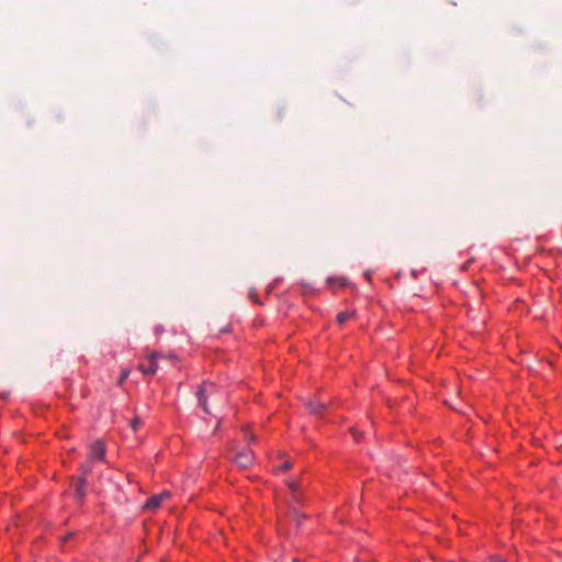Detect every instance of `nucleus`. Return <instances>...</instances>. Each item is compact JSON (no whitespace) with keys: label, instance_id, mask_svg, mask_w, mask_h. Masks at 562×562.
Listing matches in <instances>:
<instances>
[{"label":"nucleus","instance_id":"f257e3e1","mask_svg":"<svg viewBox=\"0 0 562 562\" xmlns=\"http://www.w3.org/2000/svg\"><path fill=\"white\" fill-rule=\"evenodd\" d=\"M218 393V390H217V386L212 383V382H204L198 393H196V396H198V401H199V405L203 408V411L205 413H210V408L207 406V401L209 398H212L214 402H218V400L216 398V395Z\"/></svg>","mask_w":562,"mask_h":562},{"label":"nucleus","instance_id":"f03ea898","mask_svg":"<svg viewBox=\"0 0 562 562\" xmlns=\"http://www.w3.org/2000/svg\"><path fill=\"white\" fill-rule=\"evenodd\" d=\"M160 353L153 352L148 356V364L140 363L138 366V370L142 371L145 375H153L157 372L158 364L157 359L160 358Z\"/></svg>","mask_w":562,"mask_h":562},{"label":"nucleus","instance_id":"7ed1b4c3","mask_svg":"<svg viewBox=\"0 0 562 562\" xmlns=\"http://www.w3.org/2000/svg\"><path fill=\"white\" fill-rule=\"evenodd\" d=\"M170 496H171V494L168 491H164L160 494L153 495L145 503L144 508L148 509V510H155V509H157L162 504V502H165L166 499H169Z\"/></svg>","mask_w":562,"mask_h":562},{"label":"nucleus","instance_id":"20e7f679","mask_svg":"<svg viewBox=\"0 0 562 562\" xmlns=\"http://www.w3.org/2000/svg\"><path fill=\"white\" fill-rule=\"evenodd\" d=\"M235 462L244 469L250 467L254 462V452L249 449L237 452L235 456Z\"/></svg>","mask_w":562,"mask_h":562},{"label":"nucleus","instance_id":"39448f33","mask_svg":"<svg viewBox=\"0 0 562 562\" xmlns=\"http://www.w3.org/2000/svg\"><path fill=\"white\" fill-rule=\"evenodd\" d=\"M105 454V447L104 443L100 440L92 443L90 453H89V460H103Z\"/></svg>","mask_w":562,"mask_h":562},{"label":"nucleus","instance_id":"423d86ee","mask_svg":"<svg viewBox=\"0 0 562 562\" xmlns=\"http://www.w3.org/2000/svg\"><path fill=\"white\" fill-rule=\"evenodd\" d=\"M86 485L87 480L85 477H80L76 483L75 493L79 499H82L86 496Z\"/></svg>","mask_w":562,"mask_h":562},{"label":"nucleus","instance_id":"0eeeda50","mask_svg":"<svg viewBox=\"0 0 562 562\" xmlns=\"http://www.w3.org/2000/svg\"><path fill=\"white\" fill-rule=\"evenodd\" d=\"M355 314H356L355 311L340 312L337 315L338 324H340V325L345 324L348 319L352 318L355 316Z\"/></svg>","mask_w":562,"mask_h":562},{"label":"nucleus","instance_id":"6e6552de","mask_svg":"<svg viewBox=\"0 0 562 562\" xmlns=\"http://www.w3.org/2000/svg\"><path fill=\"white\" fill-rule=\"evenodd\" d=\"M307 406H308L311 413L317 414L324 408L325 404L319 401H310L307 403Z\"/></svg>","mask_w":562,"mask_h":562},{"label":"nucleus","instance_id":"1a4fd4ad","mask_svg":"<svg viewBox=\"0 0 562 562\" xmlns=\"http://www.w3.org/2000/svg\"><path fill=\"white\" fill-rule=\"evenodd\" d=\"M91 462L92 461L89 460L87 463H85V464H82L80 467L81 477H85L86 480H87V476L89 475V473L92 470Z\"/></svg>","mask_w":562,"mask_h":562},{"label":"nucleus","instance_id":"9d476101","mask_svg":"<svg viewBox=\"0 0 562 562\" xmlns=\"http://www.w3.org/2000/svg\"><path fill=\"white\" fill-rule=\"evenodd\" d=\"M130 374H131V370L130 369L122 370L121 376L119 378V381H117V385H120V386L123 385V383L130 376Z\"/></svg>","mask_w":562,"mask_h":562},{"label":"nucleus","instance_id":"9b49d317","mask_svg":"<svg viewBox=\"0 0 562 562\" xmlns=\"http://www.w3.org/2000/svg\"><path fill=\"white\" fill-rule=\"evenodd\" d=\"M290 469H292V462H291V461H289V460H286V461H284V462L279 467V469H278V470H280V471H289Z\"/></svg>","mask_w":562,"mask_h":562},{"label":"nucleus","instance_id":"f8f14e48","mask_svg":"<svg viewBox=\"0 0 562 562\" xmlns=\"http://www.w3.org/2000/svg\"><path fill=\"white\" fill-rule=\"evenodd\" d=\"M288 486L291 490V493H295L299 491V484L294 481H289Z\"/></svg>","mask_w":562,"mask_h":562},{"label":"nucleus","instance_id":"ddd939ff","mask_svg":"<svg viewBox=\"0 0 562 562\" xmlns=\"http://www.w3.org/2000/svg\"><path fill=\"white\" fill-rule=\"evenodd\" d=\"M290 514H291V516L293 517V519H295V520L297 521V524H300V514H299V512L296 510V508L291 507V508H290Z\"/></svg>","mask_w":562,"mask_h":562},{"label":"nucleus","instance_id":"4468645a","mask_svg":"<svg viewBox=\"0 0 562 562\" xmlns=\"http://www.w3.org/2000/svg\"><path fill=\"white\" fill-rule=\"evenodd\" d=\"M142 424V420L139 417H135L132 422H131V427L136 430L139 425Z\"/></svg>","mask_w":562,"mask_h":562},{"label":"nucleus","instance_id":"2eb2a0df","mask_svg":"<svg viewBox=\"0 0 562 562\" xmlns=\"http://www.w3.org/2000/svg\"><path fill=\"white\" fill-rule=\"evenodd\" d=\"M291 494H292V497H291L292 503L299 504L302 502L299 491L295 493H291Z\"/></svg>","mask_w":562,"mask_h":562},{"label":"nucleus","instance_id":"dca6fc26","mask_svg":"<svg viewBox=\"0 0 562 562\" xmlns=\"http://www.w3.org/2000/svg\"><path fill=\"white\" fill-rule=\"evenodd\" d=\"M491 562H503V560H501L498 558H493Z\"/></svg>","mask_w":562,"mask_h":562}]
</instances>
